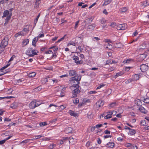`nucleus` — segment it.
<instances>
[{
    "label": "nucleus",
    "mask_w": 149,
    "mask_h": 149,
    "mask_svg": "<svg viewBox=\"0 0 149 149\" xmlns=\"http://www.w3.org/2000/svg\"><path fill=\"white\" fill-rule=\"evenodd\" d=\"M81 76L80 75L78 76V75L71 78L70 80L73 81V82L75 84H73V87H76L77 88L79 87L78 85L79 84V81L81 80Z\"/></svg>",
    "instance_id": "1"
},
{
    "label": "nucleus",
    "mask_w": 149,
    "mask_h": 149,
    "mask_svg": "<svg viewBox=\"0 0 149 149\" xmlns=\"http://www.w3.org/2000/svg\"><path fill=\"white\" fill-rule=\"evenodd\" d=\"M8 39L7 37H5L2 40L0 45L1 48H4L8 44Z\"/></svg>",
    "instance_id": "2"
},
{
    "label": "nucleus",
    "mask_w": 149,
    "mask_h": 149,
    "mask_svg": "<svg viewBox=\"0 0 149 149\" xmlns=\"http://www.w3.org/2000/svg\"><path fill=\"white\" fill-rule=\"evenodd\" d=\"M27 54L28 55L29 57H32L34 55L37 54L36 52H35V50H33L31 48H29L27 52Z\"/></svg>",
    "instance_id": "3"
},
{
    "label": "nucleus",
    "mask_w": 149,
    "mask_h": 149,
    "mask_svg": "<svg viewBox=\"0 0 149 149\" xmlns=\"http://www.w3.org/2000/svg\"><path fill=\"white\" fill-rule=\"evenodd\" d=\"M74 88H76L75 89H74L72 91V98H74L77 97V95L80 92V91L78 89L79 88H77L76 87H73Z\"/></svg>",
    "instance_id": "4"
},
{
    "label": "nucleus",
    "mask_w": 149,
    "mask_h": 149,
    "mask_svg": "<svg viewBox=\"0 0 149 149\" xmlns=\"http://www.w3.org/2000/svg\"><path fill=\"white\" fill-rule=\"evenodd\" d=\"M73 59L77 65L82 64L83 62L82 60H79V57L77 56H74L72 57Z\"/></svg>",
    "instance_id": "5"
},
{
    "label": "nucleus",
    "mask_w": 149,
    "mask_h": 149,
    "mask_svg": "<svg viewBox=\"0 0 149 149\" xmlns=\"http://www.w3.org/2000/svg\"><path fill=\"white\" fill-rule=\"evenodd\" d=\"M127 28V25L123 24H119L117 26V29L119 30H124Z\"/></svg>",
    "instance_id": "6"
},
{
    "label": "nucleus",
    "mask_w": 149,
    "mask_h": 149,
    "mask_svg": "<svg viewBox=\"0 0 149 149\" xmlns=\"http://www.w3.org/2000/svg\"><path fill=\"white\" fill-rule=\"evenodd\" d=\"M148 68V66L146 64H142L140 65V69L142 72H145Z\"/></svg>",
    "instance_id": "7"
},
{
    "label": "nucleus",
    "mask_w": 149,
    "mask_h": 149,
    "mask_svg": "<svg viewBox=\"0 0 149 149\" xmlns=\"http://www.w3.org/2000/svg\"><path fill=\"white\" fill-rule=\"evenodd\" d=\"M104 104V102L102 100H99L96 103V106L97 107H102Z\"/></svg>",
    "instance_id": "8"
},
{
    "label": "nucleus",
    "mask_w": 149,
    "mask_h": 149,
    "mask_svg": "<svg viewBox=\"0 0 149 149\" xmlns=\"http://www.w3.org/2000/svg\"><path fill=\"white\" fill-rule=\"evenodd\" d=\"M95 26V24H92L89 25L87 27V30L89 31H93Z\"/></svg>",
    "instance_id": "9"
},
{
    "label": "nucleus",
    "mask_w": 149,
    "mask_h": 149,
    "mask_svg": "<svg viewBox=\"0 0 149 149\" xmlns=\"http://www.w3.org/2000/svg\"><path fill=\"white\" fill-rule=\"evenodd\" d=\"M29 107L31 109H33L36 107V100H34L32 101L29 104Z\"/></svg>",
    "instance_id": "10"
},
{
    "label": "nucleus",
    "mask_w": 149,
    "mask_h": 149,
    "mask_svg": "<svg viewBox=\"0 0 149 149\" xmlns=\"http://www.w3.org/2000/svg\"><path fill=\"white\" fill-rule=\"evenodd\" d=\"M69 75L70 76H76L78 75L76 72V71L74 70H71L69 71Z\"/></svg>",
    "instance_id": "11"
},
{
    "label": "nucleus",
    "mask_w": 149,
    "mask_h": 149,
    "mask_svg": "<svg viewBox=\"0 0 149 149\" xmlns=\"http://www.w3.org/2000/svg\"><path fill=\"white\" fill-rule=\"evenodd\" d=\"M139 110L141 112L144 114H146L147 112V110L142 106L139 107Z\"/></svg>",
    "instance_id": "12"
},
{
    "label": "nucleus",
    "mask_w": 149,
    "mask_h": 149,
    "mask_svg": "<svg viewBox=\"0 0 149 149\" xmlns=\"http://www.w3.org/2000/svg\"><path fill=\"white\" fill-rule=\"evenodd\" d=\"M114 146V143L113 142H109L107 143L105 146L107 148H112Z\"/></svg>",
    "instance_id": "13"
},
{
    "label": "nucleus",
    "mask_w": 149,
    "mask_h": 149,
    "mask_svg": "<svg viewBox=\"0 0 149 149\" xmlns=\"http://www.w3.org/2000/svg\"><path fill=\"white\" fill-rule=\"evenodd\" d=\"M11 15L12 14H10V15L9 16L7 17L6 19H5V22L4 24L5 26H6L8 24L9 21L10 19V17Z\"/></svg>",
    "instance_id": "14"
},
{
    "label": "nucleus",
    "mask_w": 149,
    "mask_h": 149,
    "mask_svg": "<svg viewBox=\"0 0 149 149\" xmlns=\"http://www.w3.org/2000/svg\"><path fill=\"white\" fill-rule=\"evenodd\" d=\"M72 129L70 127H68L66 128L65 130V132L67 134L72 133Z\"/></svg>",
    "instance_id": "15"
},
{
    "label": "nucleus",
    "mask_w": 149,
    "mask_h": 149,
    "mask_svg": "<svg viewBox=\"0 0 149 149\" xmlns=\"http://www.w3.org/2000/svg\"><path fill=\"white\" fill-rule=\"evenodd\" d=\"M38 37H35L32 40V45L34 46H36V44L37 42L38 41Z\"/></svg>",
    "instance_id": "16"
},
{
    "label": "nucleus",
    "mask_w": 149,
    "mask_h": 149,
    "mask_svg": "<svg viewBox=\"0 0 149 149\" xmlns=\"http://www.w3.org/2000/svg\"><path fill=\"white\" fill-rule=\"evenodd\" d=\"M135 103L137 106L140 107L141 106V102L139 99H137L135 100Z\"/></svg>",
    "instance_id": "17"
},
{
    "label": "nucleus",
    "mask_w": 149,
    "mask_h": 149,
    "mask_svg": "<svg viewBox=\"0 0 149 149\" xmlns=\"http://www.w3.org/2000/svg\"><path fill=\"white\" fill-rule=\"evenodd\" d=\"M68 113L71 116H73L74 117H75L77 116V113H75L73 111L71 110L69 111Z\"/></svg>",
    "instance_id": "18"
},
{
    "label": "nucleus",
    "mask_w": 149,
    "mask_h": 149,
    "mask_svg": "<svg viewBox=\"0 0 149 149\" xmlns=\"http://www.w3.org/2000/svg\"><path fill=\"white\" fill-rule=\"evenodd\" d=\"M114 46L116 48H121L122 46V44L119 43H116L114 44Z\"/></svg>",
    "instance_id": "19"
},
{
    "label": "nucleus",
    "mask_w": 149,
    "mask_h": 149,
    "mask_svg": "<svg viewBox=\"0 0 149 149\" xmlns=\"http://www.w3.org/2000/svg\"><path fill=\"white\" fill-rule=\"evenodd\" d=\"M136 133V131L135 130L133 129H131L130 130V132L128 133L129 135H133L134 134Z\"/></svg>",
    "instance_id": "20"
},
{
    "label": "nucleus",
    "mask_w": 149,
    "mask_h": 149,
    "mask_svg": "<svg viewBox=\"0 0 149 149\" xmlns=\"http://www.w3.org/2000/svg\"><path fill=\"white\" fill-rule=\"evenodd\" d=\"M133 80L136 81L139 79V75L138 74H135L133 76Z\"/></svg>",
    "instance_id": "21"
},
{
    "label": "nucleus",
    "mask_w": 149,
    "mask_h": 149,
    "mask_svg": "<svg viewBox=\"0 0 149 149\" xmlns=\"http://www.w3.org/2000/svg\"><path fill=\"white\" fill-rule=\"evenodd\" d=\"M111 0H104V2L103 5V6H106L110 3L111 2Z\"/></svg>",
    "instance_id": "22"
},
{
    "label": "nucleus",
    "mask_w": 149,
    "mask_h": 149,
    "mask_svg": "<svg viewBox=\"0 0 149 149\" xmlns=\"http://www.w3.org/2000/svg\"><path fill=\"white\" fill-rule=\"evenodd\" d=\"M92 21H93V19L91 17V18H89L86 19L84 21V22H85V23L88 22V23H91V22H92Z\"/></svg>",
    "instance_id": "23"
},
{
    "label": "nucleus",
    "mask_w": 149,
    "mask_h": 149,
    "mask_svg": "<svg viewBox=\"0 0 149 149\" xmlns=\"http://www.w3.org/2000/svg\"><path fill=\"white\" fill-rule=\"evenodd\" d=\"M9 12L8 10H5L3 13V15L2 17H6L7 15H8Z\"/></svg>",
    "instance_id": "24"
},
{
    "label": "nucleus",
    "mask_w": 149,
    "mask_h": 149,
    "mask_svg": "<svg viewBox=\"0 0 149 149\" xmlns=\"http://www.w3.org/2000/svg\"><path fill=\"white\" fill-rule=\"evenodd\" d=\"M127 10V8L126 7H124L121 8L120 9V11L121 12H125Z\"/></svg>",
    "instance_id": "25"
},
{
    "label": "nucleus",
    "mask_w": 149,
    "mask_h": 149,
    "mask_svg": "<svg viewBox=\"0 0 149 149\" xmlns=\"http://www.w3.org/2000/svg\"><path fill=\"white\" fill-rule=\"evenodd\" d=\"M30 141V139H26L24 140L23 141H22L20 142V144H22L23 143L24 145L26 143L28 142H29Z\"/></svg>",
    "instance_id": "26"
},
{
    "label": "nucleus",
    "mask_w": 149,
    "mask_h": 149,
    "mask_svg": "<svg viewBox=\"0 0 149 149\" xmlns=\"http://www.w3.org/2000/svg\"><path fill=\"white\" fill-rule=\"evenodd\" d=\"M23 35V33L22 32H19L17 33H16L15 35V37L17 38L18 37V36H20Z\"/></svg>",
    "instance_id": "27"
},
{
    "label": "nucleus",
    "mask_w": 149,
    "mask_h": 149,
    "mask_svg": "<svg viewBox=\"0 0 149 149\" xmlns=\"http://www.w3.org/2000/svg\"><path fill=\"white\" fill-rule=\"evenodd\" d=\"M148 1V0H147L143 2V5L145 7L149 5V2Z\"/></svg>",
    "instance_id": "28"
},
{
    "label": "nucleus",
    "mask_w": 149,
    "mask_h": 149,
    "mask_svg": "<svg viewBox=\"0 0 149 149\" xmlns=\"http://www.w3.org/2000/svg\"><path fill=\"white\" fill-rule=\"evenodd\" d=\"M106 47L109 49H110L112 47V45L109 43H107V44L105 45Z\"/></svg>",
    "instance_id": "29"
},
{
    "label": "nucleus",
    "mask_w": 149,
    "mask_h": 149,
    "mask_svg": "<svg viewBox=\"0 0 149 149\" xmlns=\"http://www.w3.org/2000/svg\"><path fill=\"white\" fill-rule=\"evenodd\" d=\"M7 72L6 70H1V69H0V76L6 73Z\"/></svg>",
    "instance_id": "30"
},
{
    "label": "nucleus",
    "mask_w": 149,
    "mask_h": 149,
    "mask_svg": "<svg viewBox=\"0 0 149 149\" xmlns=\"http://www.w3.org/2000/svg\"><path fill=\"white\" fill-rule=\"evenodd\" d=\"M36 74L35 72H33L31 73H30L29 74V76L30 77H34Z\"/></svg>",
    "instance_id": "31"
},
{
    "label": "nucleus",
    "mask_w": 149,
    "mask_h": 149,
    "mask_svg": "<svg viewBox=\"0 0 149 149\" xmlns=\"http://www.w3.org/2000/svg\"><path fill=\"white\" fill-rule=\"evenodd\" d=\"M116 102H112L110 104L109 108L110 109L111 108L113 107H114L116 106Z\"/></svg>",
    "instance_id": "32"
},
{
    "label": "nucleus",
    "mask_w": 149,
    "mask_h": 149,
    "mask_svg": "<svg viewBox=\"0 0 149 149\" xmlns=\"http://www.w3.org/2000/svg\"><path fill=\"white\" fill-rule=\"evenodd\" d=\"M112 63H113V61H112V60H108L106 61L105 65H108Z\"/></svg>",
    "instance_id": "33"
},
{
    "label": "nucleus",
    "mask_w": 149,
    "mask_h": 149,
    "mask_svg": "<svg viewBox=\"0 0 149 149\" xmlns=\"http://www.w3.org/2000/svg\"><path fill=\"white\" fill-rule=\"evenodd\" d=\"M100 22L102 24H105L106 22V20L104 18H102L100 20Z\"/></svg>",
    "instance_id": "34"
},
{
    "label": "nucleus",
    "mask_w": 149,
    "mask_h": 149,
    "mask_svg": "<svg viewBox=\"0 0 149 149\" xmlns=\"http://www.w3.org/2000/svg\"><path fill=\"white\" fill-rule=\"evenodd\" d=\"M40 13H39L38 14V15L37 16L36 19L35 20L34 22V24H35V25H36L37 21H38V19L39 17L40 16Z\"/></svg>",
    "instance_id": "35"
},
{
    "label": "nucleus",
    "mask_w": 149,
    "mask_h": 149,
    "mask_svg": "<svg viewBox=\"0 0 149 149\" xmlns=\"http://www.w3.org/2000/svg\"><path fill=\"white\" fill-rule=\"evenodd\" d=\"M47 125V123L45 122H41L40 123V126L43 127Z\"/></svg>",
    "instance_id": "36"
},
{
    "label": "nucleus",
    "mask_w": 149,
    "mask_h": 149,
    "mask_svg": "<svg viewBox=\"0 0 149 149\" xmlns=\"http://www.w3.org/2000/svg\"><path fill=\"white\" fill-rule=\"evenodd\" d=\"M125 145L126 147H130L131 148H132V145L130 143H127L125 144Z\"/></svg>",
    "instance_id": "37"
},
{
    "label": "nucleus",
    "mask_w": 149,
    "mask_h": 149,
    "mask_svg": "<svg viewBox=\"0 0 149 149\" xmlns=\"http://www.w3.org/2000/svg\"><path fill=\"white\" fill-rule=\"evenodd\" d=\"M56 146L55 145L53 144H50L49 147V149H54V148Z\"/></svg>",
    "instance_id": "38"
},
{
    "label": "nucleus",
    "mask_w": 149,
    "mask_h": 149,
    "mask_svg": "<svg viewBox=\"0 0 149 149\" xmlns=\"http://www.w3.org/2000/svg\"><path fill=\"white\" fill-rule=\"evenodd\" d=\"M145 103H149V98H144L143 101Z\"/></svg>",
    "instance_id": "39"
},
{
    "label": "nucleus",
    "mask_w": 149,
    "mask_h": 149,
    "mask_svg": "<svg viewBox=\"0 0 149 149\" xmlns=\"http://www.w3.org/2000/svg\"><path fill=\"white\" fill-rule=\"evenodd\" d=\"M122 75L121 72H118L116 73V74L114 76V77L115 78H116L119 76H121Z\"/></svg>",
    "instance_id": "40"
},
{
    "label": "nucleus",
    "mask_w": 149,
    "mask_h": 149,
    "mask_svg": "<svg viewBox=\"0 0 149 149\" xmlns=\"http://www.w3.org/2000/svg\"><path fill=\"white\" fill-rule=\"evenodd\" d=\"M146 121L145 120H143L141 121V125H145L146 124Z\"/></svg>",
    "instance_id": "41"
},
{
    "label": "nucleus",
    "mask_w": 149,
    "mask_h": 149,
    "mask_svg": "<svg viewBox=\"0 0 149 149\" xmlns=\"http://www.w3.org/2000/svg\"><path fill=\"white\" fill-rule=\"evenodd\" d=\"M115 68L114 67H112L109 68L108 70V71L109 72H110L114 70Z\"/></svg>",
    "instance_id": "42"
},
{
    "label": "nucleus",
    "mask_w": 149,
    "mask_h": 149,
    "mask_svg": "<svg viewBox=\"0 0 149 149\" xmlns=\"http://www.w3.org/2000/svg\"><path fill=\"white\" fill-rule=\"evenodd\" d=\"M58 92L60 93V95H58V96H60L61 97H63L64 96V93L61 92V91H58Z\"/></svg>",
    "instance_id": "43"
},
{
    "label": "nucleus",
    "mask_w": 149,
    "mask_h": 149,
    "mask_svg": "<svg viewBox=\"0 0 149 149\" xmlns=\"http://www.w3.org/2000/svg\"><path fill=\"white\" fill-rule=\"evenodd\" d=\"M112 117L111 116L110 114H107L106 116L104 117L105 119H107L108 118H111Z\"/></svg>",
    "instance_id": "44"
},
{
    "label": "nucleus",
    "mask_w": 149,
    "mask_h": 149,
    "mask_svg": "<svg viewBox=\"0 0 149 149\" xmlns=\"http://www.w3.org/2000/svg\"><path fill=\"white\" fill-rule=\"evenodd\" d=\"M66 36V35H65L64 36L62 37V38H60V39L58 40L56 42L58 43L60 42L61 41L63 40L65 38V37Z\"/></svg>",
    "instance_id": "45"
},
{
    "label": "nucleus",
    "mask_w": 149,
    "mask_h": 149,
    "mask_svg": "<svg viewBox=\"0 0 149 149\" xmlns=\"http://www.w3.org/2000/svg\"><path fill=\"white\" fill-rule=\"evenodd\" d=\"M68 45H72L75 46L76 45V43L73 42H71L68 44Z\"/></svg>",
    "instance_id": "46"
},
{
    "label": "nucleus",
    "mask_w": 149,
    "mask_h": 149,
    "mask_svg": "<svg viewBox=\"0 0 149 149\" xmlns=\"http://www.w3.org/2000/svg\"><path fill=\"white\" fill-rule=\"evenodd\" d=\"M74 139L72 137H70L69 138V142H70V143L72 142H73Z\"/></svg>",
    "instance_id": "47"
},
{
    "label": "nucleus",
    "mask_w": 149,
    "mask_h": 149,
    "mask_svg": "<svg viewBox=\"0 0 149 149\" xmlns=\"http://www.w3.org/2000/svg\"><path fill=\"white\" fill-rule=\"evenodd\" d=\"M105 85L104 84H100L99 86L97 87L96 89H99L102 87H103Z\"/></svg>",
    "instance_id": "48"
},
{
    "label": "nucleus",
    "mask_w": 149,
    "mask_h": 149,
    "mask_svg": "<svg viewBox=\"0 0 149 149\" xmlns=\"http://www.w3.org/2000/svg\"><path fill=\"white\" fill-rule=\"evenodd\" d=\"M41 104V103L40 102H39L38 101H37L36 100V107L39 106Z\"/></svg>",
    "instance_id": "49"
},
{
    "label": "nucleus",
    "mask_w": 149,
    "mask_h": 149,
    "mask_svg": "<svg viewBox=\"0 0 149 149\" xmlns=\"http://www.w3.org/2000/svg\"><path fill=\"white\" fill-rule=\"evenodd\" d=\"M79 100L76 98L75 100L73 101L74 103L75 104H77V103H79Z\"/></svg>",
    "instance_id": "50"
},
{
    "label": "nucleus",
    "mask_w": 149,
    "mask_h": 149,
    "mask_svg": "<svg viewBox=\"0 0 149 149\" xmlns=\"http://www.w3.org/2000/svg\"><path fill=\"white\" fill-rule=\"evenodd\" d=\"M79 20L76 22L75 25L74 27V28L75 29H76L79 23Z\"/></svg>",
    "instance_id": "51"
},
{
    "label": "nucleus",
    "mask_w": 149,
    "mask_h": 149,
    "mask_svg": "<svg viewBox=\"0 0 149 149\" xmlns=\"http://www.w3.org/2000/svg\"><path fill=\"white\" fill-rule=\"evenodd\" d=\"M95 39L97 41H98L100 40V38L98 37H94L93 38V40L95 41Z\"/></svg>",
    "instance_id": "52"
},
{
    "label": "nucleus",
    "mask_w": 149,
    "mask_h": 149,
    "mask_svg": "<svg viewBox=\"0 0 149 149\" xmlns=\"http://www.w3.org/2000/svg\"><path fill=\"white\" fill-rule=\"evenodd\" d=\"M9 64H7L6 65L4 66V67H2L1 69V70H4V69L6 68L7 67H8L9 66Z\"/></svg>",
    "instance_id": "53"
},
{
    "label": "nucleus",
    "mask_w": 149,
    "mask_h": 149,
    "mask_svg": "<svg viewBox=\"0 0 149 149\" xmlns=\"http://www.w3.org/2000/svg\"><path fill=\"white\" fill-rule=\"evenodd\" d=\"M130 61H131V59H127V60L124 61L123 62L124 63H130Z\"/></svg>",
    "instance_id": "54"
},
{
    "label": "nucleus",
    "mask_w": 149,
    "mask_h": 149,
    "mask_svg": "<svg viewBox=\"0 0 149 149\" xmlns=\"http://www.w3.org/2000/svg\"><path fill=\"white\" fill-rule=\"evenodd\" d=\"M140 57L142 58V60H144L146 57V56L144 54H141L140 55Z\"/></svg>",
    "instance_id": "55"
},
{
    "label": "nucleus",
    "mask_w": 149,
    "mask_h": 149,
    "mask_svg": "<svg viewBox=\"0 0 149 149\" xmlns=\"http://www.w3.org/2000/svg\"><path fill=\"white\" fill-rule=\"evenodd\" d=\"M45 53L46 54H50L53 53V52L52 50H49L48 51H46Z\"/></svg>",
    "instance_id": "56"
},
{
    "label": "nucleus",
    "mask_w": 149,
    "mask_h": 149,
    "mask_svg": "<svg viewBox=\"0 0 149 149\" xmlns=\"http://www.w3.org/2000/svg\"><path fill=\"white\" fill-rule=\"evenodd\" d=\"M44 36V33H42L41 34H39L38 36L37 37L38 38H41L42 37H43Z\"/></svg>",
    "instance_id": "57"
},
{
    "label": "nucleus",
    "mask_w": 149,
    "mask_h": 149,
    "mask_svg": "<svg viewBox=\"0 0 149 149\" xmlns=\"http://www.w3.org/2000/svg\"><path fill=\"white\" fill-rule=\"evenodd\" d=\"M6 141V140L5 139L0 141V145H1L3 144Z\"/></svg>",
    "instance_id": "58"
},
{
    "label": "nucleus",
    "mask_w": 149,
    "mask_h": 149,
    "mask_svg": "<svg viewBox=\"0 0 149 149\" xmlns=\"http://www.w3.org/2000/svg\"><path fill=\"white\" fill-rule=\"evenodd\" d=\"M104 133L105 134H110V131L108 130H106L104 131Z\"/></svg>",
    "instance_id": "59"
},
{
    "label": "nucleus",
    "mask_w": 149,
    "mask_h": 149,
    "mask_svg": "<svg viewBox=\"0 0 149 149\" xmlns=\"http://www.w3.org/2000/svg\"><path fill=\"white\" fill-rule=\"evenodd\" d=\"M42 137V136L41 135L36 136H35V138L34 139H38L39 138H41Z\"/></svg>",
    "instance_id": "60"
},
{
    "label": "nucleus",
    "mask_w": 149,
    "mask_h": 149,
    "mask_svg": "<svg viewBox=\"0 0 149 149\" xmlns=\"http://www.w3.org/2000/svg\"><path fill=\"white\" fill-rule=\"evenodd\" d=\"M111 136L110 135H106L104 136V138L106 139L109 137H111Z\"/></svg>",
    "instance_id": "61"
},
{
    "label": "nucleus",
    "mask_w": 149,
    "mask_h": 149,
    "mask_svg": "<svg viewBox=\"0 0 149 149\" xmlns=\"http://www.w3.org/2000/svg\"><path fill=\"white\" fill-rule=\"evenodd\" d=\"M132 149H137L138 148L136 146H134V145H132V148H131Z\"/></svg>",
    "instance_id": "62"
},
{
    "label": "nucleus",
    "mask_w": 149,
    "mask_h": 149,
    "mask_svg": "<svg viewBox=\"0 0 149 149\" xmlns=\"http://www.w3.org/2000/svg\"><path fill=\"white\" fill-rule=\"evenodd\" d=\"M116 24L115 23L112 22L110 26L112 27H114L116 25Z\"/></svg>",
    "instance_id": "63"
},
{
    "label": "nucleus",
    "mask_w": 149,
    "mask_h": 149,
    "mask_svg": "<svg viewBox=\"0 0 149 149\" xmlns=\"http://www.w3.org/2000/svg\"><path fill=\"white\" fill-rule=\"evenodd\" d=\"M84 104V103L83 102L80 103L78 105L79 107H81L83 106Z\"/></svg>",
    "instance_id": "64"
}]
</instances>
